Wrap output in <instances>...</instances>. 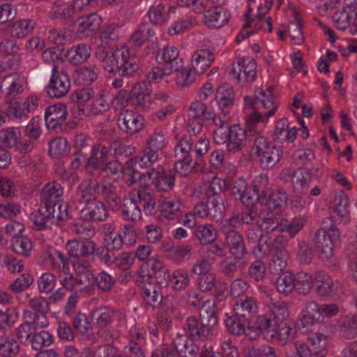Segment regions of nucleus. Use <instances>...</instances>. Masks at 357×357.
Returning a JSON list of instances; mask_svg holds the SVG:
<instances>
[{
	"mask_svg": "<svg viewBox=\"0 0 357 357\" xmlns=\"http://www.w3.org/2000/svg\"><path fill=\"white\" fill-rule=\"evenodd\" d=\"M321 320V316L319 312L318 303L314 301L307 302L305 309L302 310L300 315V326L303 328H309Z\"/></svg>",
	"mask_w": 357,
	"mask_h": 357,
	"instance_id": "obj_33",
	"label": "nucleus"
},
{
	"mask_svg": "<svg viewBox=\"0 0 357 357\" xmlns=\"http://www.w3.org/2000/svg\"><path fill=\"white\" fill-rule=\"evenodd\" d=\"M24 77L17 73L5 76L0 82V92L7 98H14L24 91Z\"/></svg>",
	"mask_w": 357,
	"mask_h": 357,
	"instance_id": "obj_15",
	"label": "nucleus"
},
{
	"mask_svg": "<svg viewBox=\"0 0 357 357\" xmlns=\"http://www.w3.org/2000/svg\"><path fill=\"white\" fill-rule=\"evenodd\" d=\"M119 210H121L123 218L126 220L135 222L142 218L140 207L132 199L125 198L123 202L121 200Z\"/></svg>",
	"mask_w": 357,
	"mask_h": 357,
	"instance_id": "obj_43",
	"label": "nucleus"
},
{
	"mask_svg": "<svg viewBox=\"0 0 357 357\" xmlns=\"http://www.w3.org/2000/svg\"><path fill=\"white\" fill-rule=\"evenodd\" d=\"M11 245L13 250L17 254L28 257L32 250V243L26 236L21 235L12 238Z\"/></svg>",
	"mask_w": 357,
	"mask_h": 357,
	"instance_id": "obj_60",
	"label": "nucleus"
},
{
	"mask_svg": "<svg viewBox=\"0 0 357 357\" xmlns=\"http://www.w3.org/2000/svg\"><path fill=\"white\" fill-rule=\"evenodd\" d=\"M70 88V82L67 73L59 71L58 68L54 66L46 88L47 96L50 98H61L68 93Z\"/></svg>",
	"mask_w": 357,
	"mask_h": 357,
	"instance_id": "obj_8",
	"label": "nucleus"
},
{
	"mask_svg": "<svg viewBox=\"0 0 357 357\" xmlns=\"http://www.w3.org/2000/svg\"><path fill=\"white\" fill-rule=\"evenodd\" d=\"M100 44L96 51V56L106 72L126 77L139 70L138 58L132 56L128 47H116L119 40L118 26H107L100 33Z\"/></svg>",
	"mask_w": 357,
	"mask_h": 357,
	"instance_id": "obj_1",
	"label": "nucleus"
},
{
	"mask_svg": "<svg viewBox=\"0 0 357 357\" xmlns=\"http://www.w3.org/2000/svg\"><path fill=\"white\" fill-rule=\"evenodd\" d=\"M96 199V181L91 179L82 181L77 188L75 195V202L86 206Z\"/></svg>",
	"mask_w": 357,
	"mask_h": 357,
	"instance_id": "obj_19",
	"label": "nucleus"
},
{
	"mask_svg": "<svg viewBox=\"0 0 357 357\" xmlns=\"http://www.w3.org/2000/svg\"><path fill=\"white\" fill-rule=\"evenodd\" d=\"M36 22L30 19L16 20L11 24L10 34L13 37L22 38L32 32Z\"/></svg>",
	"mask_w": 357,
	"mask_h": 357,
	"instance_id": "obj_47",
	"label": "nucleus"
},
{
	"mask_svg": "<svg viewBox=\"0 0 357 357\" xmlns=\"http://www.w3.org/2000/svg\"><path fill=\"white\" fill-rule=\"evenodd\" d=\"M141 277L148 279L155 278L157 284L161 287H167L172 280L169 270L165 266L162 261L155 258L149 259L145 266L141 268Z\"/></svg>",
	"mask_w": 357,
	"mask_h": 357,
	"instance_id": "obj_6",
	"label": "nucleus"
},
{
	"mask_svg": "<svg viewBox=\"0 0 357 357\" xmlns=\"http://www.w3.org/2000/svg\"><path fill=\"white\" fill-rule=\"evenodd\" d=\"M144 344V337L142 333H137L125 347L127 356L128 357H145L142 348Z\"/></svg>",
	"mask_w": 357,
	"mask_h": 357,
	"instance_id": "obj_54",
	"label": "nucleus"
},
{
	"mask_svg": "<svg viewBox=\"0 0 357 357\" xmlns=\"http://www.w3.org/2000/svg\"><path fill=\"white\" fill-rule=\"evenodd\" d=\"M194 140L191 137L186 135L181 137L174 149L175 162L174 167L178 172L183 175L192 171L199 172L202 169L203 165L201 162L192 163V156L190 153L192 150V145Z\"/></svg>",
	"mask_w": 357,
	"mask_h": 357,
	"instance_id": "obj_4",
	"label": "nucleus"
},
{
	"mask_svg": "<svg viewBox=\"0 0 357 357\" xmlns=\"http://www.w3.org/2000/svg\"><path fill=\"white\" fill-rule=\"evenodd\" d=\"M160 220H173L178 217L184 208L181 200L178 197H166L159 204Z\"/></svg>",
	"mask_w": 357,
	"mask_h": 357,
	"instance_id": "obj_27",
	"label": "nucleus"
},
{
	"mask_svg": "<svg viewBox=\"0 0 357 357\" xmlns=\"http://www.w3.org/2000/svg\"><path fill=\"white\" fill-rule=\"evenodd\" d=\"M269 314L274 319L276 325L287 322L289 311L287 305L283 301H271Z\"/></svg>",
	"mask_w": 357,
	"mask_h": 357,
	"instance_id": "obj_59",
	"label": "nucleus"
},
{
	"mask_svg": "<svg viewBox=\"0 0 357 357\" xmlns=\"http://www.w3.org/2000/svg\"><path fill=\"white\" fill-rule=\"evenodd\" d=\"M148 15L151 22L155 24H164L169 20V13L166 10L165 6L162 3L151 6Z\"/></svg>",
	"mask_w": 357,
	"mask_h": 357,
	"instance_id": "obj_64",
	"label": "nucleus"
},
{
	"mask_svg": "<svg viewBox=\"0 0 357 357\" xmlns=\"http://www.w3.org/2000/svg\"><path fill=\"white\" fill-rule=\"evenodd\" d=\"M195 236L202 245L212 243L216 239V232L209 224L199 225L193 231Z\"/></svg>",
	"mask_w": 357,
	"mask_h": 357,
	"instance_id": "obj_51",
	"label": "nucleus"
},
{
	"mask_svg": "<svg viewBox=\"0 0 357 357\" xmlns=\"http://www.w3.org/2000/svg\"><path fill=\"white\" fill-rule=\"evenodd\" d=\"M98 68L93 64L77 68L74 77L79 84L89 85L98 78Z\"/></svg>",
	"mask_w": 357,
	"mask_h": 357,
	"instance_id": "obj_41",
	"label": "nucleus"
},
{
	"mask_svg": "<svg viewBox=\"0 0 357 357\" xmlns=\"http://www.w3.org/2000/svg\"><path fill=\"white\" fill-rule=\"evenodd\" d=\"M251 140L252 153L262 169H271L280 162L282 151L272 145L266 137L257 134Z\"/></svg>",
	"mask_w": 357,
	"mask_h": 357,
	"instance_id": "obj_3",
	"label": "nucleus"
},
{
	"mask_svg": "<svg viewBox=\"0 0 357 357\" xmlns=\"http://www.w3.org/2000/svg\"><path fill=\"white\" fill-rule=\"evenodd\" d=\"M234 310L236 315L241 317L244 320L250 321L258 312V305L255 298L245 296L236 301L234 305Z\"/></svg>",
	"mask_w": 357,
	"mask_h": 357,
	"instance_id": "obj_26",
	"label": "nucleus"
},
{
	"mask_svg": "<svg viewBox=\"0 0 357 357\" xmlns=\"http://www.w3.org/2000/svg\"><path fill=\"white\" fill-rule=\"evenodd\" d=\"M245 357H277L274 349L268 345H248L243 349Z\"/></svg>",
	"mask_w": 357,
	"mask_h": 357,
	"instance_id": "obj_62",
	"label": "nucleus"
},
{
	"mask_svg": "<svg viewBox=\"0 0 357 357\" xmlns=\"http://www.w3.org/2000/svg\"><path fill=\"white\" fill-rule=\"evenodd\" d=\"M199 318L204 328L208 329L209 335H211L212 328L218 323L215 303L209 301H206L200 309Z\"/></svg>",
	"mask_w": 357,
	"mask_h": 357,
	"instance_id": "obj_36",
	"label": "nucleus"
},
{
	"mask_svg": "<svg viewBox=\"0 0 357 357\" xmlns=\"http://www.w3.org/2000/svg\"><path fill=\"white\" fill-rule=\"evenodd\" d=\"M73 269L76 273L77 285L87 286L93 281L94 277L90 271V264L88 261H76L73 264Z\"/></svg>",
	"mask_w": 357,
	"mask_h": 357,
	"instance_id": "obj_46",
	"label": "nucleus"
},
{
	"mask_svg": "<svg viewBox=\"0 0 357 357\" xmlns=\"http://www.w3.org/2000/svg\"><path fill=\"white\" fill-rule=\"evenodd\" d=\"M97 197L101 196L113 211H119L121 197L117 194L116 187L111 183L96 181Z\"/></svg>",
	"mask_w": 357,
	"mask_h": 357,
	"instance_id": "obj_20",
	"label": "nucleus"
},
{
	"mask_svg": "<svg viewBox=\"0 0 357 357\" xmlns=\"http://www.w3.org/2000/svg\"><path fill=\"white\" fill-rule=\"evenodd\" d=\"M178 170L174 169H164L158 167L147 172V175L151 180L152 185L160 192H168L171 190L175 184V177Z\"/></svg>",
	"mask_w": 357,
	"mask_h": 357,
	"instance_id": "obj_11",
	"label": "nucleus"
},
{
	"mask_svg": "<svg viewBox=\"0 0 357 357\" xmlns=\"http://www.w3.org/2000/svg\"><path fill=\"white\" fill-rule=\"evenodd\" d=\"M151 91L150 85L146 82L135 84L129 94L132 103L139 109L149 108L151 104Z\"/></svg>",
	"mask_w": 357,
	"mask_h": 357,
	"instance_id": "obj_21",
	"label": "nucleus"
},
{
	"mask_svg": "<svg viewBox=\"0 0 357 357\" xmlns=\"http://www.w3.org/2000/svg\"><path fill=\"white\" fill-rule=\"evenodd\" d=\"M277 325L274 319L269 314H261L257 317L253 325L248 326L249 329H253L257 333L275 331Z\"/></svg>",
	"mask_w": 357,
	"mask_h": 357,
	"instance_id": "obj_53",
	"label": "nucleus"
},
{
	"mask_svg": "<svg viewBox=\"0 0 357 357\" xmlns=\"http://www.w3.org/2000/svg\"><path fill=\"white\" fill-rule=\"evenodd\" d=\"M235 93L229 84L220 85L216 90L215 99L221 111L229 113L233 106Z\"/></svg>",
	"mask_w": 357,
	"mask_h": 357,
	"instance_id": "obj_30",
	"label": "nucleus"
},
{
	"mask_svg": "<svg viewBox=\"0 0 357 357\" xmlns=\"http://www.w3.org/2000/svg\"><path fill=\"white\" fill-rule=\"evenodd\" d=\"M108 215L105 205L97 199L80 211V217L86 221L103 222L107 220Z\"/></svg>",
	"mask_w": 357,
	"mask_h": 357,
	"instance_id": "obj_22",
	"label": "nucleus"
},
{
	"mask_svg": "<svg viewBox=\"0 0 357 357\" xmlns=\"http://www.w3.org/2000/svg\"><path fill=\"white\" fill-rule=\"evenodd\" d=\"M112 147L101 144H95L91 149V155L84 165L85 171L95 175L96 172L100 170L111 155Z\"/></svg>",
	"mask_w": 357,
	"mask_h": 357,
	"instance_id": "obj_12",
	"label": "nucleus"
},
{
	"mask_svg": "<svg viewBox=\"0 0 357 357\" xmlns=\"http://www.w3.org/2000/svg\"><path fill=\"white\" fill-rule=\"evenodd\" d=\"M225 208L222 197H212L208 198L206 202H202L197 204L194 211L201 218L218 220L222 217Z\"/></svg>",
	"mask_w": 357,
	"mask_h": 357,
	"instance_id": "obj_9",
	"label": "nucleus"
},
{
	"mask_svg": "<svg viewBox=\"0 0 357 357\" xmlns=\"http://www.w3.org/2000/svg\"><path fill=\"white\" fill-rule=\"evenodd\" d=\"M250 324V321L244 320L243 318L236 314L234 316H229L225 319V326L229 333L236 336L245 334L246 336H249L250 340H256V337H252L245 333V327L248 326Z\"/></svg>",
	"mask_w": 357,
	"mask_h": 357,
	"instance_id": "obj_38",
	"label": "nucleus"
},
{
	"mask_svg": "<svg viewBox=\"0 0 357 357\" xmlns=\"http://www.w3.org/2000/svg\"><path fill=\"white\" fill-rule=\"evenodd\" d=\"M226 244L230 254L236 259H245L248 254L243 236L236 230L233 229H224Z\"/></svg>",
	"mask_w": 357,
	"mask_h": 357,
	"instance_id": "obj_13",
	"label": "nucleus"
},
{
	"mask_svg": "<svg viewBox=\"0 0 357 357\" xmlns=\"http://www.w3.org/2000/svg\"><path fill=\"white\" fill-rule=\"evenodd\" d=\"M139 202L146 215H155L158 209L155 192L149 185L141 186L137 191Z\"/></svg>",
	"mask_w": 357,
	"mask_h": 357,
	"instance_id": "obj_23",
	"label": "nucleus"
},
{
	"mask_svg": "<svg viewBox=\"0 0 357 357\" xmlns=\"http://www.w3.org/2000/svg\"><path fill=\"white\" fill-rule=\"evenodd\" d=\"M206 10L204 20L208 27L219 29L229 22L230 14L222 6L208 8Z\"/></svg>",
	"mask_w": 357,
	"mask_h": 357,
	"instance_id": "obj_25",
	"label": "nucleus"
},
{
	"mask_svg": "<svg viewBox=\"0 0 357 357\" xmlns=\"http://www.w3.org/2000/svg\"><path fill=\"white\" fill-rule=\"evenodd\" d=\"M91 314L93 326L99 328H104L113 321L114 310L109 307L103 306L94 309Z\"/></svg>",
	"mask_w": 357,
	"mask_h": 357,
	"instance_id": "obj_37",
	"label": "nucleus"
},
{
	"mask_svg": "<svg viewBox=\"0 0 357 357\" xmlns=\"http://www.w3.org/2000/svg\"><path fill=\"white\" fill-rule=\"evenodd\" d=\"M247 132L239 125L230 126L224 137L219 136V132L215 131L214 139L218 144L227 142V148L229 152L236 153L241 151L245 146Z\"/></svg>",
	"mask_w": 357,
	"mask_h": 357,
	"instance_id": "obj_5",
	"label": "nucleus"
},
{
	"mask_svg": "<svg viewBox=\"0 0 357 357\" xmlns=\"http://www.w3.org/2000/svg\"><path fill=\"white\" fill-rule=\"evenodd\" d=\"M91 49L86 44H78L73 46L66 53L69 62L74 66L86 61L91 56Z\"/></svg>",
	"mask_w": 357,
	"mask_h": 357,
	"instance_id": "obj_39",
	"label": "nucleus"
},
{
	"mask_svg": "<svg viewBox=\"0 0 357 357\" xmlns=\"http://www.w3.org/2000/svg\"><path fill=\"white\" fill-rule=\"evenodd\" d=\"M257 63L254 59H238L232 64L231 73L238 82H252L257 77Z\"/></svg>",
	"mask_w": 357,
	"mask_h": 357,
	"instance_id": "obj_14",
	"label": "nucleus"
},
{
	"mask_svg": "<svg viewBox=\"0 0 357 357\" xmlns=\"http://www.w3.org/2000/svg\"><path fill=\"white\" fill-rule=\"evenodd\" d=\"M356 19V16L351 13L341 8L337 10L332 16V20L337 29L344 31L349 28L354 20Z\"/></svg>",
	"mask_w": 357,
	"mask_h": 357,
	"instance_id": "obj_57",
	"label": "nucleus"
},
{
	"mask_svg": "<svg viewBox=\"0 0 357 357\" xmlns=\"http://www.w3.org/2000/svg\"><path fill=\"white\" fill-rule=\"evenodd\" d=\"M255 98L256 100L253 104L257 105L258 102H260L264 108H270L271 107L270 110L264 113V116L266 120H268L269 117L275 114L277 109V107L273 102L274 98L272 96L271 88L268 89L267 93L260 89L258 92H256Z\"/></svg>",
	"mask_w": 357,
	"mask_h": 357,
	"instance_id": "obj_50",
	"label": "nucleus"
},
{
	"mask_svg": "<svg viewBox=\"0 0 357 357\" xmlns=\"http://www.w3.org/2000/svg\"><path fill=\"white\" fill-rule=\"evenodd\" d=\"M63 192V188L60 183L56 181L47 183L40 192V205L44 208L54 209L60 202Z\"/></svg>",
	"mask_w": 357,
	"mask_h": 357,
	"instance_id": "obj_17",
	"label": "nucleus"
},
{
	"mask_svg": "<svg viewBox=\"0 0 357 357\" xmlns=\"http://www.w3.org/2000/svg\"><path fill=\"white\" fill-rule=\"evenodd\" d=\"M184 329L186 331V336L193 339H206L209 337L208 329L199 323L197 319L194 317H188L184 324Z\"/></svg>",
	"mask_w": 357,
	"mask_h": 357,
	"instance_id": "obj_44",
	"label": "nucleus"
},
{
	"mask_svg": "<svg viewBox=\"0 0 357 357\" xmlns=\"http://www.w3.org/2000/svg\"><path fill=\"white\" fill-rule=\"evenodd\" d=\"M312 174L311 169H298L295 170L292 183L294 188L301 194H306L312 181Z\"/></svg>",
	"mask_w": 357,
	"mask_h": 357,
	"instance_id": "obj_45",
	"label": "nucleus"
},
{
	"mask_svg": "<svg viewBox=\"0 0 357 357\" xmlns=\"http://www.w3.org/2000/svg\"><path fill=\"white\" fill-rule=\"evenodd\" d=\"M141 294L144 301L154 308L158 306L162 301L161 294L151 284H144Z\"/></svg>",
	"mask_w": 357,
	"mask_h": 357,
	"instance_id": "obj_56",
	"label": "nucleus"
},
{
	"mask_svg": "<svg viewBox=\"0 0 357 357\" xmlns=\"http://www.w3.org/2000/svg\"><path fill=\"white\" fill-rule=\"evenodd\" d=\"M71 1L55 0L50 11V17L56 20H69L74 17Z\"/></svg>",
	"mask_w": 357,
	"mask_h": 357,
	"instance_id": "obj_35",
	"label": "nucleus"
},
{
	"mask_svg": "<svg viewBox=\"0 0 357 357\" xmlns=\"http://www.w3.org/2000/svg\"><path fill=\"white\" fill-rule=\"evenodd\" d=\"M102 22V17L96 13L79 17L77 20V31L85 36H89L99 29Z\"/></svg>",
	"mask_w": 357,
	"mask_h": 357,
	"instance_id": "obj_34",
	"label": "nucleus"
},
{
	"mask_svg": "<svg viewBox=\"0 0 357 357\" xmlns=\"http://www.w3.org/2000/svg\"><path fill=\"white\" fill-rule=\"evenodd\" d=\"M296 128H289L288 120L287 119H281L277 122L272 137L273 139L278 143H284L285 142L291 143L296 139Z\"/></svg>",
	"mask_w": 357,
	"mask_h": 357,
	"instance_id": "obj_31",
	"label": "nucleus"
},
{
	"mask_svg": "<svg viewBox=\"0 0 357 357\" xmlns=\"http://www.w3.org/2000/svg\"><path fill=\"white\" fill-rule=\"evenodd\" d=\"M213 54L208 49L196 51L192 56V68L195 74L202 75L213 62Z\"/></svg>",
	"mask_w": 357,
	"mask_h": 357,
	"instance_id": "obj_29",
	"label": "nucleus"
},
{
	"mask_svg": "<svg viewBox=\"0 0 357 357\" xmlns=\"http://www.w3.org/2000/svg\"><path fill=\"white\" fill-rule=\"evenodd\" d=\"M340 233L335 225L334 217L328 216L323 219L322 227L317 231L314 243L320 257L328 260L333 256V247L340 241Z\"/></svg>",
	"mask_w": 357,
	"mask_h": 357,
	"instance_id": "obj_2",
	"label": "nucleus"
},
{
	"mask_svg": "<svg viewBox=\"0 0 357 357\" xmlns=\"http://www.w3.org/2000/svg\"><path fill=\"white\" fill-rule=\"evenodd\" d=\"M257 225L261 232L273 233L279 227V217L272 212H268L266 214L260 213Z\"/></svg>",
	"mask_w": 357,
	"mask_h": 357,
	"instance_id": "obj_48",
	"label": "nucleus"
},
{
	"mask_svg": "<svg viewBox=\"0 0 357 357\" xmlns=\"http://www.w3.org/2000/svg\"><path fill=\"white\" fill-rule=\"evenodd\" d=\"M6 115L11 119H21L26 117L28 114L34 111L38 105L36 96H29L24 102L20 98H7L5 100Z\"/></svg>",
	"mask_w": 357,
	"mask_h": 357,
	"instance_id": "obj_7",
	"label": "nucleus"
},
{
	"mask_svg": "<svg viewBox=\"0 0 357 357\" xmlns=\"http://www.w3.org/2000/svg\"><path fill=\"white\" fill-rule=\"evenodd\" d=\"M118 121L119 128L128 134L138 132L144 125L142 116L130 110H126L121 114Z\"/></svg>",
	"mask_w": 357,
	"mask_h": 357,
	"instance_id": "obj_18",
	"label": "nucleus"
},
{
	"mask_svg": "<svg viewBox=\"0 0 357 357\" xmlns=\"http://www.w3.org/2000/svg\"><path fill=\"white\" fill-rule=\"evenodd\" d=\"M21 136L20 131L15 128H8L0 130V146L11 148L16 145Z\"/></svg>",
	"mask_w": 357,
	"mask_h": 357,
	"instance_id": "obj_61",
	"label": "nucleus"
},
{
	"mask_svg": "<svg viewBox=\"0 0 357 357\" xmlns=\"http://www.w3.org/2000/svg\"><path fill=\"white\" fill-rule=\"evenodd\" d=\"M188 116L191 120H209L212 118V112L202 101H195L190 106Z\"/></svg>",
	"mask_w": 357,
	"mask_h": 357,
	"instance_id": "obj_55",
	"label": "nucleus"
},
{
	"mask_svg": "<svg viewBox=\"0 0 357 357\" xmlns=\"http://www.w3.org/2000/svg\"><path fill=\"white\" fill-rule=\"evenodd\" d=\"M312 284V276L307 273L301 272L295 278L294 291L298 294L307 295L310 292Z\"/></svg>",
	"mask_w": 357,
	"mask_h": 357,
	"instance_id": "obj_58",
	"label": "nucleus"
},
{
	"mask_svg": "<svg viewBox=\"0 0 357 357\" xmlns=\"http://www.w3.org/2000/svg\"><path fill=\"white\" fill-rule=\"evenodd\" d=\"M53 343V337L48 331H41L33 333L29 345L34 350H40L43 347H49Z\"/></svg>",
	"mask_w": 357,
	"mask_h": 357,
	"instance_id": "obj_63",
	"label": "nucleus"
},
{
	"mask_svg": "<svg viewBox=\"0 0 357 357\" xmlns=\"http://www.w3.org/2000/svg\"><path fill=\"white\" fill-rule=\"evenodd\" d=\"M272 337L282 345H286L291 342L296 333V330L291 327L287 322L277 325Z\"/></svg>",
	"mask_w": 357,
	"mask_h": 357,
	"instance_id": "obj_49",
	"label": "nucleus"
},
{
	"mask_svg": "<svg viewBox=\"0 0 357 357\" xmlns=\"http://www.w3.org/2000/svg\"><path fill=\"white\" fill-rule=\"evenodd\" d=\"M54 209L44 208L40 205V208L32 212L29 218L33 222L35 229L42 230L45 228L51 227L54 222Z\"/></svg>",
	"mask_w": 357,
	"mask_h": 357,
	"instance_id": "obj_32",
	"label": "nucleus"
},
{
	"mask_svg": "<svg viewBox=\"0 0 357 357\" xmlns=\"http://www.w3.org/2000/svg\"><path fill=\"white\" fill-rule=\"evenodd\" d=\"M261 6L258 8L259 13L256 18H250V14L248 13H245V17L246 18V22L243 26L241 31L238 34L236 38L237 43H241L250 35L257 32L258 30L264 28L265 23L261 22L264 20V19L262 18V13H261Z\"/></svg>",
	"mask_w": 357,
	"mask_h": 357,
	"instance_id": "obj_28",
	"label": "nucleus"
},
{
	"mask_svg": "<svg viewBox=\"0 0 357 357\" xmlns=\"http://www.w3.org/2000/svg\"><path fill=\"white\" fill-rule=\"evenodd\" d=\"M197 284L202 292L211 293L217 301H222L226 298L227 285L216 279L213 273L201 275L197 279Z\"/></svg>",
	"mask_w": 357,
	"mask_h": 357,
	"instance_id": "obj_10",
	"label": "nucleus"
},
{
	"mask_svg": "<svg viewBox=\"0 0 357 357\" xmlns=\"http://www.w3.org/2000/svg\"><path fill=\"white\" fill-rule=\"evenodd\" d=\"M176 345L178 347L180 357H197L199 353V347L192 339L185 335H178L176 337Z\"/></svg>",
	"mask_w": 357,
	"mask_h": 357,
	"instance_id": "obj_40",
	"label": "nucleus"
},
{
	"mask_svg": "<svg viewBox=\"0 0 357 357\" xmlns=\"http://www.w3.org/2000/svg\"><path fill=\"white\" fill-rule=\"evenodd\" d=\"M294 275L291 272L287 271L279 275L275 286L279 293L287 296L294 290Z\"/></svg>",
	"mask_w": 357,
	"mask_h": 357,
	"instance_id": "obj_52",
	"label": "nucleus"
},
{
	"mask_svg": "<svg viewBox=\"0 0 357 357\" xmlns=\"http://www.w3.org/2000/svg\"><path fill=\"white\" fill-rule=\"evenodd\" d=\"M159 64L165 65L172 72L179 71L183 67V60L179 57V51L174 46H167L159 50L156 55Z\"/></svg>",
	"mask_w": 357,
	"mask_h": 357,
	"instance_id": "obj_16",
	"label": "nucleus"
},
{
	"mask_svg": "<svg viewBox=\"0 0 357 357\" xmlns=\"http://www.w3.org/2000/svg\"><path fill=\"white\" fill-rule=\"evenodd\" d=\"M338 332L347 339H353L357 336V316L349 314L340 319Z\"/></svg>",
	"mask_w": 357,
	"mask_h": 357,
	"instance_id": "obj_42",
	"label": "nucleus"
},
{
	"mask_svg": "<svg viewBox=\"0 0 357 357\" xmlns=\"http://www.w3.org/2000/svg\"><path fill=\"white\" fill-rule=\"evenodd\" d=\"M68 112L66 105L57 104L47 107L45 121L49 129H56L61 126L66 120Z\"/></svg>",
	"mask_w": 357,
	"mask_h": 357,
	"instance_id": "obj_24",
	"label": "nucleus"
}]
</instances>
